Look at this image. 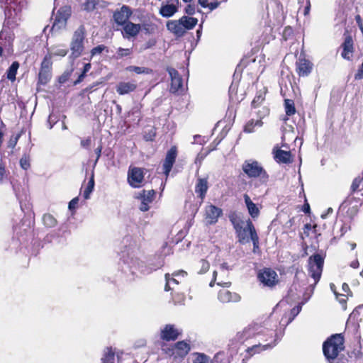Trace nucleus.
I'll return each mask as SVG.
<instances>
[{
    "label": "nucleus",
    "mask_w": 363,
    "mask_h": 363,
    "mask_svg": "<svg viewBox=\"0 0 363 363\" xmlns=\"http://www.w3.org/2000/svg\"><path fill=\"white\" fill-rule=\"evenodd\" d=\"M274 332L272 330H269L260 325L254 324L245 328L242 333L238 334V338L240 341L245 340L257 337L259 344L253 345L247 350V352H252L253 354L259 352L262 350H266L274 347L277 344V340H274L273 343L262 344L260 342H266L272 340L274 337Z\"/></svg>",
    "instance_id": "obj_1"
},
{
    "label": "nucleus",
    "mask_w": 363,
    "mask_h": 363,
    "mask_svg": "<svg viewBox=\"0 0 363 363\" xmlns=\"http://www.w3.org/2000/svg\"><path fill=\"white\" fill-rule=\"evenodd\" d=\"M344 348V338L341 334L333 335L323 345L324 356L329 363H333Z\"/></svg>",
    "instance_id": "obj_2"
},
{
    "label": "nucleus",
    "mask_w": 363,
    "mask_h": 363,
    "mask_svg": "<svg viewBox=\"0 0 363 363\" xmlns=\"http://www.w3.org/2000/svg\"><path fill=\"white\" fill-rule=\"evenodd\" d=\"M1 4L6 5L5 15L8 24L15 23L20 20V13L23 5L18 0H1Z\"/></svg>",
    "instance_id": "obj_3"
},
{
    "label": "nucleus",
    "mask_w": 363,
    "mask_h": 363,
    "mask_svg": "<svg viewBox=\"0 0 363 363\" xmlns=\"http://www.w3.org/2000/svg\"><path fill=\"white\" fill-rule=\"evenodd\" d=\"M86 30L84 26H80L74 33L70 43L71 57H79L84 49Z\"/></svg>",
    "instance_id": "obj_4"
},
{
    "label": "nucleus",
    "mask_w": 363,
    "mask_h": 363,
    "mask_svg": "<svg viewBox=\"0 0 363 363\" xmlns=\"http://www.w3.org/2000/svg\"><path fill=\"white\" fill-rule=\"evenodd\" d=\"M324 264V257L320 254H315L308 259V273L313 279L315 285L320 279Z\"/></svg>",
    "instance_id": "obj_5"
},
{
    "label": "nucleus",
    "mask_w": 363,
    "mask_h": 363,
    "mask_svg": "<svg viewBox=\"0 0 363 363\" xmlns=\"http://www.w3.org/2000/svg\"><path fill=\"white\" fill-rule=\"evenodd\" d=\"M72 14V9L70 6L66 5L60 7L55 16L52 30L58 31L65 29L67 26V20Z\"/></svg>",
    "instance_id": "obj_6"
},
{
    "label": "nucleus",
    "mask_w": 363,
    "mask_h": 363,
    "mask_svg": "<svg viewBox=\"0 0 363 363\" xmlns=\"http://www.w3.org/2000/svg\"><path fill=\"white\" fill-rule=\"evenodd\" d=\"M242 169L245 174H246L249 177H260L264 180H267L268 179L267 172L257 161H245L242 164Z\"/></svg>",
    "instance_id": "obj_7"
},
{
    "label": "nucleus",
    "mask_w": 363,
    "mask_h": 363,
    "mask_svg": "<svg viewBox=\"0 0 363 363\" xmlns=\"http://www.w3.org/2000/svg\"><path fill=\"white\" fill-rule=\"evenodd\" d=\"M257 278L263 286L267 287H273L279 282L277 272L269 268L260 270L257 274Z\"/></svg>",
    "instance_id": "obj_8"
},
{
    "label": "nucleus",
    "mask_w": 363,
    "mask_h": 363,
    "mask_svg": "<svg viewBox=\"0 0 363 363\" xmlns=\"http://www.w3.org/2000/svg\"><path fill=\"white\" fill-rule=\"evenodd\" d=\"M144 180L143 169L140 167H130L128 172V182L133 188H139Z\"/></svg>",
    "instance_id": "obj_9"
},
{
    "label": "nucleus",
    "mask_w": 363,
    "mask_h": 363,
    "mask_svg": "<svg viewBox=\"0 0 363 363\" xmlns=\"http://www.w3.org/2000/svg\"><path fill=\"white\" fill-rule=\"evenodd\" d=\"M132 13L131 9L128 6L123 5L119 9L115 11L113 18L116 24L123 26L128 21Z\"/></svg>",
    "instance_id": "obj_10"
},
{
    "label": "nucleus",
    "mask_w": 363,
    "mask_h": 363,
    "mask_svg": "<svg viewBox=\"0 0 363 363\" xmlns=\"http://www.w3.org/2000/svg\"><path fill=\"white\" fill-rule=\"evenodd\" d=\"M167 71L171 79L170 91L172 93L179 92L180 89H182L183 82L182 77L179 75V72L172 67H167Z\"/></svg>",
    "instance_id": "obj_11"
},
{
    "label": "nucleus",
    "mask_w": 363,
    "mask_h": 363,
    "mask_svg": "<svg viewBox=\"0 0 363 363\" xmlns=\"http://www.w3.org/2000/svg\"><path fill=\"white\" fill-rule=\"evenodd\" d=\"M222 213L221 208L213 205H208L205 209V220L208 225L215 224Z\"/></svg>",
    "instance_id": "obj_12"
},
{
    "label": "nucleus",
    "mask_w": 363,
    "mask_h": 363,
    "mask_svg": "<svg viewBox=\"0 0 363 363\" xmlns=\"http://www.w3.org/2000/svg\"><path fill=\"white\" fill-rule=\"evenodd\" d=\"M177 155V150L175 146L172 147L167 152L165 160L163 163L164 173L166 177H168L173 164L175 162Z\"/></svg>",
    "instance_id": "obj_13"
},
{
    "label": "nucleus",
    "mask_w": 363,
    "mask_h": 363,
    "mask_svg": "<svg viewBox=\"0 0 363 363\" xmlns=\"http://www.w3.org/2000/svg\"><path fill=\"white\" fill-rule=\"evenodd\" d=\"M155 194V192L154 190H143L142 192L139 193L138 198L141 200L140 209L142 211H147L149 210V204L152 202Z\"/></svg>",
    "instance_id": "obj_14"
},
{
    "label": "nucleus",
    "mask_w": 363,
    "mask_h": 363,
    "mask_svg": "<svg viewBox=\"0 0 363 363\" xmlns=\"http://www.w3.org/2000/svg\"><path fill=\"white\" fill-rule=\"evenodd\" d=\"M218 299L223 303H237L241 299L240 296L235 292H231L225 289L219 291L218 294Z\"/></svg>",
    "instance_id": "obj_15"
},
{
    "label": "nucleus",
    "mask_w": 363,
    "mask_h": 363,
    "mask_svg": "<svg viewBox=\"0 0 363 363\" xmlns=\"http://www.w3.org/2000/svg\"><path fill=\"white\" fill-rule=\"evenodd\" d=\"M251 227L255 228L250 219H247V225L245 228L236 232L238 240L242 244H245L250 242V238L252 237Z\"/></svg>",
    "instance_id": "obj_16"
},
{
    "label": "nucleus",
    "mask_w": 363,
    "mask_h": 363,
    "mask_svg": "<svg viewBox=\"0 0 363 363\" xmlns=\"http://www.w3.org/2000/svg\"><path fill=\"white\" fill-rule=\"evenodd\" d=\"M180 332L173 325H166L161 330V338L166 341L175 340Z\"/></svg>",
    "instance_id": "obj_17"
},
{
    "label": "nucleus",
    "mask_w": 363,
    "mask_h": 363,
    "mask_svg": "<svg viewBox=\"0 0 363 363\" xmlns=\"http://www.w3.org/2000/svg\"><path fill=\"white\" fill-rule=\"evenodd\" d=\"M313 64L308 60L299 59L296 62V72L300 77H306L312 71Z\"/></svg>",
    "instance_id": "obj_18"
},
{
    "label": "nucleus",
    "mask_w": 363,
    "mask_h": 363,
    "mask_svg": "<svg viewBox=\"0 0 363 363\" xmlns=\"http://www.w3.org/2000/svg\"><path fill=\"white\" fill-rule=\"evenodd\" d=\"M273 154L277 162L289 163L291 162V153L289 151L280 150L278 145L273 148Z\"/></svg>",
    "instance_id": "obj_19"
},
{
    "label": "nucleus",
    "mask_w": 363,
    "mask_h": 363,
    "mask_svg": "<svg viewBox=\"0 0 363 363\" xmlns=\"http://www.w3.org/2000/svg\"><path fill=\"white\" fill-rule=\"evenodd\" d=\"M167 28L177 37H182L186 33L179 19L177 21H168L167 23Z\"/></svg>",
    "instance_id": "obj_20"
},
{
    "label": "nucleus",
    "mask_w": 363,
    "mask_h": 363,
    "mask_svg": "<svg viewBox=\"0 0 363 363\" xmlns=\"http://www.w3.org/2000/svg\"><path fill=\"white\" fill-rule=\"evenodd\" d=\"M244 200L250 216L253 219L258 218L260 211L257 205L252 202V201L247 194H244Z\"/></svg>",
    "instance_id": "obj_21"
},
{
    "label": "nucleus",
    "mask_w": 363,
    "mask_h": 363,
    "mask_svg": "<svg viewBox=\"0 0 363 363\" xmlns=\"http://www.w3.org/2000/svg\"><path fill=\"white\" fill-rule=\"evenodd\" d=\"M137 85L133 82H120L116 86V91L120 95L128 94L135 90Z\"/></svg>",
    "instance_id": "obj_22"
},
{
    "label": "nucleus",
    "mask_w": 363,
    "mask_h": 363,
    "mask_svg": "<svg viewBox=\"0 0 363 363\" xmlns=\"http://www.w3.org/2000/svg\"><path fill=\"white\" fill-rule=\"evenodd\" d=\"M190 350V346L184 341H180L175 344L173 349V354L176 356L184 357Z\"/></svg>",
    "instance_id": "obj_23"
},
{
    "label": "nucleus",
    "mask_w": 363,
    "mask_h": 363,
    "mask_svg": "<svg viewBox=\"0 0 363 363\" xmlns=\"http://www.w3.org/2000/svg\"><path fill=\"white\" fill-rule=\"evenodd\" d=\"M343 50L342 57L346 60H350L352 57L353 41L351 37H347L342 44Z\"/></svg>",
    "instance_id": "obj_24"
},
{
    "label": "nucleus",
    "mask_w": 363,
    "mask_h": 363,
    "mask_svg": "<svg viewBox=\"0 0 363 363\" xmlns=\"http://www.w3.org/2000/svg\"><path fill=\"white\" fill-rule=\"evenodd\" d=\"M208 188V181L206 179H198L195 186V192L199 194V196L201 198V200L204 199Z\"/></svg>",
    "instance_id": "obj_25"
},
{
    "label": "nucleus",
    "mask_w": 363,
    "mask_h": 363,
    "mask_svg": "<svg viewBox=\"0 0 363 363\" xmlns=\"http://www.w3.org/2000/svg\"><path fill=\"white\" fill-rule=\"evenodd\" d=\"M229 218L234 229L235 230V232L240 230L241 228H245L247 225V219H243L235 213H231Z\"/></svg>",
    "instance_id": "obj_26"
},
{
    "label": "nucleus",
    "mask_w": 363,
    "mask_h": 363,
    "mask_svg": "<svg viewBox=\"0 0 363 363\" xmlns=\"http://www.w3.org/2000/svg\"><path fill=\"white\" fill-rule=\"evenodd\" d=\"M68 52V50L65 45H53L48 49L49 57H65Z\"/></svg>",
    "instance_id": "obj_27"
},
{
    "label": "nucleus",
    "mask_w": 363,
    "mask_h": 363,
    "mask_svg": "<svg viewBox=\"0 0 363 363\" xmlns=\"http://www.w3.org/2000/svg\"><path fill=\"white\" fill-rule=\"evenodd\" d=\"M141 29L140 24H135L132 22L128 21L123 25V30L126 35L131 37L136 36Z\"/></svg>",
    "instance_id": "obj_28"
},
{
    "label": "nucleus",
    "mask_w": 363,
    "mask_h": 363,
    "mask_svg": "<svg viewBox=\"0 0 363 363\" xmlns=\"http://www.w3.org/2000/svg\"><path fill=\"white\" fill-rule=\"evenodd\" d=\"M178 11L177 6L174 4H166L161 6L160 14L165 18H169L176 13Z\"/></svg>",
    "instance_id": "obj_29"
},
{
    "label": "nucleus",
    "mask_w": 363,
    "mask_h": 363,
    "mask_svg": "<svg viewBox=\"0 0 363 363\" xmlns=\"http://www.w3.org/2000/svg\"><path fill=\"white\" fill-rule=\"evenodd\" d=\"M179 21L185 31L186 30L193 29L198 23L197 18L186 16H184L182 18H180Z\"/></svg>",
    "instance_id": "obj_30"
},
{
    "label": "nucleus",
    "mask_w": 363,
    "mask_h": 363,
    "mask_svg": "<svg viewBox=\"0 0 363 363\" xmlns=\"http://www.w3.org/2000/svg\"><path fill=\"white\" fill-rule=\"evenodd\" d=\"M105 6V1L103 0H86L83 4L84 9L88 12L93 11L97 6Z\"/></svg>",
    "instance_id": "obj_31"
},
{
    "label": "nucleus",
    "mask_w": 363,
    "mask_h": 363,
    "mask_svg": "<svg viewBox=\"0 0 363 363\" xmlns=\"http://www.w3.org/2000/svg\"><path fill=\"white\" fill-rule=\"evenodd\" d=\"M102 363H114L115 362V352L111 348H106L104 350V355L101 358Z\"/></svg>",
    "instance_id": "obj_32"
},
{
    "label": "nucleus",
    "mask_w": 363,
    "mask_h": 363,
    "mask_svg": "<svg viewBox=\"0 0 363 363\" xmlns=\"http://www.w3.org/2000/svg\"><path fill=\"white\" fill-rule=\"evenodd\" d=\"M192 363H213L211 358L204 353L196 352Z\"/></svg>",
    "instance_id": "obj_33"
},
{
    "label": "nucleus",
    "mask_w": 363,
    "mask_h": 363,
    "mask_svg": "<svg viewBox=\"0 0 363 363\" xmlns=\"http://www.w3.org/2000/svg\"><path fill=\"white\" fill-rule=\"evenodd\" d=\"M94 174H92L91 177L90 178L89 181L88 182L86 186L85 187L84 191H83V197L84 199L87 200L90 199V195L94 191Z\"/></svg>",
    "instance_id": "obj_34"
},
{
    "label": "nucleus",
    "mask_w": 363,
    "mask_h": 363,
    "mask_svg": "<svg viewBox=\"0 0 363 363\" xmlns=\"http://www.w3.org/2000/svg\"><path fill=\"white\" fill-rule=\"evenodd\" d=\"M19 67L18 62H13L7 70V78L13 82L16 79L17 70Z\"/></svg>",
    "instance_id": "obj_35"
},
{
    "label": "nucleus",
    "mask_w": 363,
    "mask_h": 363,
    "mask_svg": "<svg viewBox=\"0 0 363 363\" xmlns=\"http://www.w3.org/2000/svg\"><path fill=\"white\" fill-rule=\"evenodd\" d=\"M263 123L262 120H256L254 119L250 120L247 123V124L245 126V131L247 133H252L254 131L255 127H261Z\"/></svg>",
    "instance_id": "obj_36"
},
{
    "label": "nucleus",
    "mask_w": 363,
    "mask_h": 363,
    "mask_svg": "<svg viewBox=\"0 0 363 363\" xmlns=\"http://www.w3.org/2000/svg\"><path fill=\"white\" fill-rule=\"evenodd\" d=\"M285 111L286 115L292 116L296 113L294 103L291 99H285L284 101Z\"/></svg>",
    "instance_id": "obj_37"
},
{
    "label": "nucleus",
    "mask_w": 363,
    "mask_h": 363,
    "mask_svg": "<svg viewBox=\"0 0 363 363\" xmlns=\"http://www.w3.org/2000/svg\"><path fill=\"white\" fill-rule=\"evenodd\" d=\"M50 76V71L40 69L39 72V82L41 84H45L49 81Z\"/></svg>",
    "instance_id": "obj_38"
},
{
    "label": "nucleus",
    "mask_w": 363,
    "mask_h": 363,
    "mask_svg": "<svg viewBox=\"0 0 363 363\" xmlns=\"http://www.w3.org/2000/svg\"><path fill=\"white\" fill-rule=\"evenodd\" d=\"M127 70L130 72H134L136 74H150L151 72V69L144 67H137V66H130L127 67Z\"/></svg>",
    "instance_id": "obj_39"
},
{
    "label": "nucleus",
    "mask_w": 363,
    "mask_h": 363,
    "mask_svg": "<svg viewBox=\"0 0 363 363\" xmlns=\"http://www.w3.org/2000/svg\"><path fill=\"white\" fill-rule=\"evenodd\" d=\"M43 220L44 225L49 228L54 227L57 223L55 218L50 214L44 215Z\"/></svg>",
    "instance_id": "obj_40"
},
{
    "label": "nucleus",
    "mask_w": 363,
    "mask_h": 363,
    "mask_svg": "<svg viewBox=\"0 0 363 363\" xmlns=\"http://www.w3.org/2000/svg\"><path fill=\"white\" fill-rule=\"evenodd\" d=\"M91 65L90 63H86L84 65L82 72L79 75L77 79L74 81V84H78L82 82L86 75V74L90 70Z\"/></svg>",
    "instance_id": "obj_41"
},
{
    "label": "nucleus",
    "mask_w": 363,
    "mask_h": 363,
    "mask_svg": "<svg viewBox=\"0 0 363 363\" xmlns=\"http://www.w3.org/2000/svg\"><path fill=\"white\" fill-rule=\"evenodd\" d=\"M301 311V306H300V305L293 308L290 311L289 318V320L286 323V325L289 324L294 319V318L300 313Z\"/></svg>",
    "instance_id": "obj_42"
},
{
    "label": "nucleus",
    "mask_w": 363,
    "mask_h": 363,
    "mask_svg": "<svg viewBox=\"0 0 363 363\" xmlns=\"http://www.w3.org/2000/svg\"><path fill=\"white\" fill-rule=\"evenodd\" d=\"M251 233H252V237L250 238V240L252 241L253 246H254V251H255V250L257 248H258V246H259V237L257 235V233L255 228L251 227Z\"/></svg>",
    "instance_id": "obj_43"
},
{
    "label": "nucleus",
    "mask_w": 363,
    "mask_h": 363,
    "mask_svg": "<svg viewBox=\"0 0 363 363\" xmlns=\"http://www.w3.org/2000/svg\"><path fill=\"white\" fill-rule=\"evenodd\" d=\"M166 279V285L164 287L165 291H169L171 289L170 284L172 283L174 284H178V281L174 278H169V274H167L165 275Z\"/></svg>",
    "instance_id": "obj_44"
},
{
    "label": "nucleus",
    "mask_w": 363,
    "mask_h": 363,
    "mask_svg": "<svg viewBox=\"0 0 363 363\" xmlns=\"http://www.w3.org/2000/svg\"><path fill=\"white\" fill-rule=\"evenodd\" d=\"M51 57H49L48 55H46L44 57L43 61L41 64V69H45L50 71V67H51V62H50Z\"/></svg>",
    "instance_id": "obj_45"
},
{
    "label": "nucleus",
    "mask_w": 363,
    "mask_h": 363,
    "mask_svg": "<svg viewBox=\"0 0 363 363\" xmlns=\"http://www.w3.org/2000/svg\"><path fill=\"white\" fill-rule=\"evenodd\" d=\"M199 264L201 266V268L199 271V274H203L209 269L210 264L206 260L201 259L199 262Z\"/></svg>",
    "instance_id": "obj_46"
},
{
    "label": "nucleus",
    "mask_w": 363,
    "mask_h": 363,
    "mask_svg": "<svg viewBox=\"0 0 363 363\" xmlns=\"http://www.w3.org/2000/svg\"><path fill=\"white\" fill-rule=\"evenodd\" d=\"M106 49V47L104 45H99L95 48H94L91 50V57H94L97 55H100L104 50Z\"/></svg>",
    "instance_id": "obj_47"
},
{
    "label": "nucleus",
    "mask_w": 363,
    "mask_h": 363,
    "mask_svg": "<svg viewBox=\"0 0 363 363\" xmlns=\"http://www.w3.org/2000/svg\"><path fill=\"white\" fill-rule=\"evenodd\" d=\"M20 165L21 167L26 170L28 169L29 167H30V160H29V158L27 156H23L21 160H20Z\"/></svg>",
    "instance_id": "obj_48"
},
{
    "label": "nucleus",
    "mask_w": 363,
    "mask_h": 363,
    "mask_svg": "<svg viewBox=\"0 0 363 363\" xmlns=\"http://www.w3.org/2000/svg\"><path fill=\"white\" fill-rule=\"evenodd\" d=\"M264 100V96L262 94H259L255 97L252 102V105L253 106H256L257 105L259 104L261 102H262Z\"/></svg>",
    "instance_id": "obj_49"
},
{
    "label": "nucleus",
    "mask_w": 363,
    "mask_h": 363,
    "mask_svg": "<svg viewBox=\"0 0 363 363\" xmlns=\"http://www.w3.org/2000/svg\"><path fill=\"white\" fill-rule=\"evenodd\" d=\"M354 78L356 79H363V62L359 67L357 72L355 74Z\"/></svg>",
    "instance_id": "obj_50"
},
{
    "label": "nucleus",
    "mask_w": 363,
    "mask_h": 363,
    "mask_svg": "<svg viewBox=\"0 0 363 363\" xmlns=\"http://www.w3.org/2000/svg\"><path fill=\"white\" fill-rule=\"evenodd\" d=\"M78 201H79V199L77 197L74 198L73 199H72L70 201V202L69 203V208L70 210L74 209L77 207Z\"/></svg>",
    "instance_id": "obj_51"
},
{
    "label": "nucleus",
    "mask_w": 363,
    "mask_h": 363,
    "mask_svg": "<svg viewBox=\"0 0 363 363\" xmlns=\"http://www.w3.org/2000/svg\"><path fill=\"white\" fill-rule=\"evenodd\" d=\"M185 12L188 14V15H193L195 13V7L193 5H191V4H189L186 9H185Z\"/></svg>",
    "instance_id": "obj_52"
},
{
    "label": "nucleus",
    "mask_w": 363,
    "mask_h": 363,
    "mask_svg": "<svg viewBox=\"0 0 363 363\" xmlns=\"http://www.w3.org/2000/svg\"><path fill=\"white\" fill-rule=\"evenodd\" d=\"M355 21H356V23H357L359 30L362 32L363 30V23H362V21L361 16L359 15H357L355 16Z\"/></svg>",
    "instance_id": "obj_53"
},
{
    "label": "nucleus",
    "mask_w": 363,
    "mask_h": 363,
    "mask_svg": "<svg viewBox=\"0 0 363 363\" xmlns=\"http://www.w3.org/2000/svg\"><path fill=\"white\" fill-rule=\"evenodd\" d=\"M130 54L129 49L119 48L118 50V55L121 57L127 56Z\"/></svg>",
    "instance_id": "obj_54"
},
{
    "label": "nucleus",
    "mask_w": 363,
    "mask_h": 363,
    "mask_svg": "<svg viewBox=\"0 0 363 363\" xmlns=\"http://www.w3.org/2000/svg\"><path fill=\"white\" fill-rule=\"evenodd\" d=\"M101 150H102V146L100 145L98 147H96L95 149V153L96 155V159L95 160V162H94V164L96 165V164L97 163L99 159L101 157Z\"/></svg>",
    "instance_id": "obj_55"
},
{
    "label": "nucleus",
    "mask_w": 363,
    "mask_h": 363,
    "mask_svg": "<svg viewBox=\"0 0 363 363\" xmlns=\"http://www.w3.org/2000/svg\"><path fill=\"white\" fill-rule=\"evenodd\" d=\"M91 138H88L86 139L81 140V145L84 148H88L91 145Z\"/></svg>",
    "instance_id": "obj_56"
},
{
    "label": "nucleus",
    "mask_w": 363,
    "mask_h": 363,
    "mask_svg": "<svg viewBox=\"0 0 363 363\" xmlns=\"http://www.w3.org/2000/svg\"><path fill=\"white\" fill-rule=\"evenodd\" d=\"M336 298L341 304H345L346 303V296L345 294H339L336 295Z\"/></svg>",
    "instance_id": "obj_57"
},
{
    "label": "nucleus",
    "mask_w": 363,
    "mask_h": 363,
    "mask_svg": "<svg viewBox=\"0 0 363 363\" xmlns=\"http://www.w3.org/2000/svg\"><path fill=\"white\" fill-rule=\"evenodd\" d=\"M220 3L218 1L208 3V7L211 11H213L218 7Z\"/></svg>",
    "instance_id": "obj_58"
},
{
    "label": "nucleus",
    "mask_w": 363,
    "mask_h": 363,
    "mask_svg": "<svg viewBox=\"0 0 363 363\" xmlns=\"http://www.w3.org/2000/svg\"><path fill=\"white\" fill-rule=\"evenodd\" d=\"M203 158H204V155H203L201 154H199L195 160V163L199 164V166H200Z\"/></svg>",
    "instance_id": "obj_59"
},
{
    "label": "nucleus",
    "mask_w": 363,
    "mask_h": 363,
    "mask_svg": "<svg viewBox=\"0 0 363 363\" xmlns=\"http://www.w3.org/2000/svg\"><path fill=\"white\" fill-rule=\"evenodd\" d=\"M198 2L203 8L208 7V0H198Z\"/></svg>",
    "instance_id": "obj_60"
},
{
    "label": "nucleus",
    "mask_w": 363,
    "mask_h": 363,
    "mask_svg": "<svg viewBox=\"0 0 363 363\" xmlns=\"http://www.w3.org/2000/svg\"><path fill=\"white\" fill-rule=\"evenodd\" d=\"M310 9H311V4H310V1H307V5L306 6L305 9H304V15L306 16L310 12Z\"/></svg>",
    "instance_id": "obj_61"
},
{
    "label": "nucleus",
    "mask_w": 363,
    "mask_h": 363,
    "mask_svg": "<svg viewBox=\"0 0 363 363\" xmlns=\"http://www.w3.org/2000/svg\"><path fill=\"white\" fill-rule=\"evenodd\" d=\"M216 276H217V272L216 271H214L213 272V279L211 280V281L210 282L209 284V286L211 287H213L214 284H215V281H216Z\"/></svg>",
    "instance_id": "obj_62"
},
{
    "label": "nucleus",
    "mask_w": 363,
    "mask_h": 363,
    "mask_svg": "<svg viewBox=\"0 0 363 363\" xmlns=\"http://www.w3.org/2000/svg\"><path fill=\"white\" fill-rule=\"evenodd\" d=\"M217 285L228 288V287H230V286L231 285V283L229 281L228 282H218Z\"/></svg>",
    "instance_id": "obj_63"
},
{
    "label": "nucleus",
    "mask_w": 363,
    "mask_h": 363,
    "mask_svg": "<svg viewBox=\"0 0 363 363\" xmlns=\"http://www.w3.org/2000/svg\"><path fill=\"white\" fill-rule=\"evenodd\" d=\"M70 73H67V74H64L61 77H60V82H65L66 81V79L68 78V77L69 76Z\"/></svg>",
    "instance_id": "obj_64"
}]
</instances>
